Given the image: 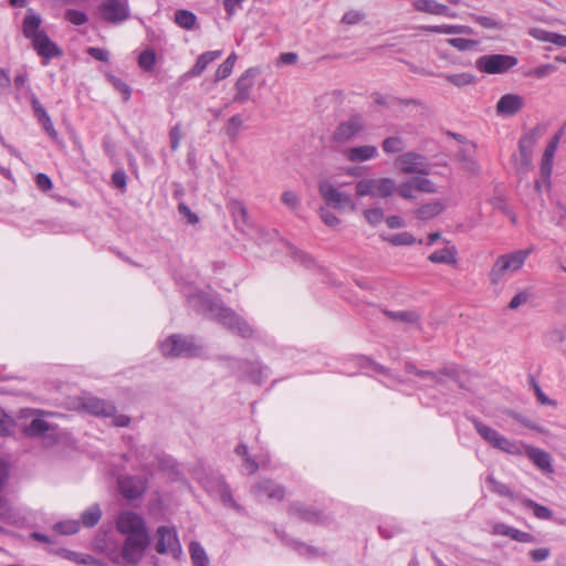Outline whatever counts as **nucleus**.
Instances as JSON below:
<instances>
[{
  "label": "nucleus",
  "instance_id": "nucleus-11",
  "mask_svg": "<svg viewBox=\"0 0 566 566\" xmlns=\"http://www.w3.org/2000/svg\"><path fill=\"white\" fill-rule=\"evenodd\" d=\"M156 536L157 544L155 548L158 554H171L177 559L182 555V547L175 528L160 526Z\"/></svg>",
  "mask_w": 566,
  "mask_h": 566
},
{
  "label": "nucleus",
  "instance_id": "nucleus-63",
  "mask_svg": "<svg viewBox=\"0 0 566 566\" xmlns=\"http://www.w3.org/2000/svg\"><path fill=\"white\" fill-rule=\"evenodd\" d=\"M515 527H512L504 523H495L492 526V534L494 535H501V536H507L512 538V534L514 532Z\"/></svg>",
  "mask_w": 566,
  "mask_h": 566
},
{
  "label": "nucleus",
  "instance_id": "nucleus-16",
  "mask_svg": "<svg viewBox=\"0 0 566 566\" xmlns=\"http://www.w3.org/2000/svg\"><path fill=\"white\" fill-rule=\"evenodd\" d=\"M260 71L256 67H250L245 70L235 82V95L233 102L245 103L251 97V90L254 86V82Z\"/></svg>",
  "mask_w": 566,
  "mask_h": 566
},
{
  "label": "nucleus",
  "instance_id": "nucleus-45",
  "mask_svg": "<svg viewBox=\"0 0 566 566\" xmlns=\"http://www.w3.org/2000/svg\"><path fill=\"white\" fill-rule=\"evenodd\" d=\"M412 181L416 186V190L424 193H436L437 187L436 185L426 177H415L412 178Z\"/></svg>",
  "mask_w": 566,
  "mask_h": 566
},
{
  "label": "nucleus",
  "instance_id": "nucleus-37",
  "mask_svg": "<svg viewBox=\"0 0 566 566\" xmlns=\"http://www.w3.org/2000/svg\"><path fill=\"white\" fill-rule=\"evenodd\" d=\"M102 516V511L97 504L91 505L87 510L82 513L81 520L83 525L86 527L95 526Z\"/></svg>",
  "mask_w": 566,
  "mask_h": 566
},
{
  "label": "nucleus",
  "instance_id": "nucleus-48",
  "mask_svg": "<svg viewBox=\"0 0 566 566\" xmlns=\"http://www.w3.org/2000/svg\"><path fill=\"white\" fill-rule=\"evenodd\" d=\"M412 184H413V181H412V179H410V180H407V181L400 184L399 186L396 185L395 192H397L403 199L413 200V199H416V196H415L416 186Z\"/></svg>",
  "mask_w": 566,
  "mask_h": 566
},
{
  "label": "nucleus",
  "instance_id": "nucleus-27",
  "mask_svg": "<svg viewBox=\"0 0 566 566\" xmlns=\"http://www.w3.org/2000/svg\"><path fill=\"white\" fill-rule=\"evenodd\" d=\"M413 8L418 11L434 14V15H449L452 17L453 13L450 12L449 7L446 4L439 3L434 0H415Z\"/></svg>",
  "mask_w": 566,
  "mask_h": 566
},
{
  "label": "nucleus",
  "instance_id": "nucleus-38",
  "mask_svg": "<svg viewBox=\"0 0 566 566\" xmlns=\"http://www.w3.org/2000/svg\"><path fill=\"white\" fill-rule=\"evenodd\" d=\"M442 76L449 83L458 87L467 86L475 82V76L471 73L443 74Z\"/></svg>",
  "mask_w": 566,
  "mask_h": 566
},
{
  "label": "nucleus",
  "instance_id": "nucleus-52",
  "mask_svg": "<svg viewBox=\"0 0 566 566\" xmlns=\"http://www.w3.org/2000/svg\"><path fill=\"white\" fill-rule=\"evenodd\" d=\"M54 528L63 535H72L78 531L80 523L76 521L59 522L54 525Z\"/></svg>",
  "mask_w": 566,
  "mask_h": 566
},
{
  "label": "nucleus",
  "instance_id": "nucleus-6",
  "mask_svg": "<svg viewBox=\"0 0 566 566\" xmlns=\"http://www.w3.org/2000/svg\"><path fill=\"white\" fill-rule=\"evenodd\" d=\"M396 191V182L394 179L385 178H366L356 184V195L358 197L377 196L388 198Z\"/></svg>",
  "mask_w": 566,
  "mask_h": 566
},
{
  "label": "nucleus",
  "instance_id": "nucleus-39",
  "mask_svg": "<svg viewBox=\"0 0 566 566\" xmlns=\"http://www.w3.org/2000/svg\"><path fill=\"white\" fill-rule=\"evenodd\" d=\"M386 241H388L389 243H391L392 245H396V247H401V245H411L416 242L418 243H422V240H417L411 233L409 232H400V233H397V234H394L389 238H385Z\"/></svg>",
  "mask_w": 566,
  "mask_h": 566
},
{
  "label": "nucleus",
  "instance_id": "nucleus-44",
  "mask_svg": "<svg viewBox=\"0 0 566 566\" xmlns=\"http://www.w3.org/2000/svg\"><path fill=\"white\" fill-rule=\"evenodd\" d=\"M364 217L370 226L375 227L382 222L385 213L381 208L374 207L366 209L364 211Z\"/></svg>",
  "mask_w": 566,
  "mask_h": 566
},
{
  "label": "nucleus",
  "instance_id": "nucleus-14",
  "mask_svg": "<svg viewBox=\"0 0 566 566\" xmlns=\"http://www.w3.org/2000/svg\"><path fill=\"white\" fill-rule=\"evenodd\" d=\"M103 20L108 23H120L128 19L129 9L127 0H105L99 7Z\"/></svg>",
  "mask_w": 566,
  "mask_h": 566
},
{
  "label": "nucleus",
  "instance_id": "nucleus-13",
  "mask_svg": "<svg viewBox=\"0 0 566 566\" xmlns=\"http://www.w3.org/2000/svg\"><path fill=\"white\" fill-rule=\"evenodd\" d=\"M116 526L126 537L148 535L143 517L130 511L123 512L118 515Z\"/></svg>",
  "mask_w": 566,
  "mask_h": 566
},
{
  "label": "nucleus",
  "instance_id": "nucleus-55",
  "mask_svg": "<svg viewBox=\"0 0 566 566\" xmlns=\"http://www.w3.org/2000/svg\"><path fill=\"white\" fill-rule=\"evenodd\" d=\"M365 18V13L357 11V10H350L346 12L343 18L342 22L348 25H354L363 21Z\"/></svg>",
  "mask_w": 566,
  "mask_h": 566
},
{
  "label": "nucleus",
  "instance_id": "nucleus-26",
  "mask_svg": "<svg viewBox=\"0 0 566 566\" xmlns=\"http://www.w3.org/2000/svg\"><path fill=\"white\" fill-rule=\"evenodd\" d=\"M446 209V205L441 200H433L424 203L413 211L417 219L427 221L441 214Z\"/></svg>",
  "mask_w": 566,
  "mask_h": 566
},
{
  "label": "nucleus",
  "instance_id": "nucleus-19",
  "mask_svg": "<svg viewBox=\"0 0 566 566\" xmlns=\"http://www.w3.org/2000/svg\"><path fill=\"white\" fill-rule=\"evenodd\" d=\"M32 45L39 55L48 60L62 55V50L51 41L45 32L36 34L32 40Z\"/></svg>",
  "mask_w": 566,
  "mask_h": 566
},
{
  "label": "nucleus",
  "instance_id": "nucleus-20",
  "mask_svg": "<svg viewBox=\"0 0 566 566\" xmlns=\"http://www.w3.org/2000/svg\"><path fill=\"white\" fill-rule=\"evenodd\" d=\"M118 486L123 496L128 500L139 497L146 490V484L140 478L123 476L118 480Z\"/></svg>",
  "mask_w": 566,
  "mask_h": 566
},
{
  "label": "nucleus",
  "instance_id": "nucleus-56",
  "mask_svg": "<svg viewBox=\"0 0 566 566\" xmlns=\"http://www.w3.org/2000/svg\"><path fill=\"white\" fill-rule=\"evenodd\" d=\"M422 29L432 33L457 34V25L451 24L427 25Z\"/></svg>",
  "mask_w": 566,
  "mask_h": 566
},
{
  "label": "nucleus",
  "instance_id": "nucleus-61",
  "mask_svg": "<svg viewBox=\"0 0 566 566\" xmlns=\"http://www.w3.org/2000/svg\"><path fill=\"white\" fill-rule=\"evenodd\" d=\"M178 211H179V213H180L182 217H185V218L187 219V221H188L190 224H196V223H198V221H199L198 216H197L195 212H192V211L190 210V208H189L186 203L180 202V203L178 205Z\"/></svg>",
  "mask_w": 566,
  "mask_h": 566
},
{
  "label": "nucleus",
  "instance_id": "nucleus-51",
  "mask_svg": "<svg viewBox=\"0 0 566 566\" xmlns=\"http://www.w3.org/2000/svg\"><path fill=\"white\" fill-rule=\"evenodd\" d=\"M109 82L113 86L123 94V98L127 102L130 98L132 90L129 85L123 80L116 77L115 75H108Z\"/></svg>",
  "mask_w": 566,
  "mask_h": 566
},
{
  "label": "nucleus",
  "instance_id": "nucleus-50",
  "mask_svg": "<svg viewBox=\"0 0 566 566\" xmlns=\"http://www.w3.org/2000/svg\"><path fill=\"white\" fill-rule=\"evenodd\" d=\"M387 314L392 319L402 321V322L412 323V324L419 323V315L416 312L398 311V312H388Z\"/></svg>",
  "mask_w": 566,
  "mask_h": 566
},
{
  "label": "nucleus",
  "instance_id": "nucleus-4",
  "mask_svg": "<svg viewBox=\"0 0 566 566\" xmlns=\"http://www.w3.org/2000/svg\"><path fill=\"white\" fill-rule=\"evenodd\" d=\"M212 318L242 337H251L253 329L235 312L229 307L214 304L210 308Z\"/></svg>",
  "mask_w": 566,
  "mask_h": 566
},
{
  "label": "nucleus",
  "instance_id": "nucleus-53",
  "mask_svg": "<svg viewBox=\"0 0 566 566\" xmlns=\"http://www.w3.org/2000/svg\"><path fill=\"white\" fill-rule=\"evenodd\" d=\"M461 166L464 170L472 175H478L481 170L479 163L472 158L467 156L465 154L460 155Z\"/></svg>",
  "mask_w": 566,
  "mask_h": 566
},
{
  "label": "nucleus",
  "instance_id": "nucleus-22",
  "mask_svg": "<svg viewBox=\"0 0 566 566\" xmlns=\"http://www.w3.org/2000/svg\"><path fill=\"white\" fill-rule=\"evenodd\" d=\"M31 105L33 108L34 116L36 119L42 124L43 129L46 132V134L53 139H59V133L54 128L53 122L45 111V108L41 105L40 101L36 96H32Z\"/></svg>",
  "mask_w": 566,
  "mask_h": 566
},
{
  "label": "nucleus",
  "instance_id": "nucleus-40",
  "mask_svg": "<svg viewBox=\"0 0 566 566\" xmlns=\"http://www.w3.org/2000/svg\"><path fill=\"white\" fill-rule=\"evenodd\" d=\"M157 56L154 50H145L138 56V65L142 70L150 72L154 70Z\"/></svg>",
  "mask_w": 566,
  "mask_h": 566
},
{
  "label": "nucleus",
  "instance_id": "nucleus-30",
  "mask_svg": "<svg viewBox=\"0 0 566 566\" xmlns=\"http://www.w3.org/2000/svg\"><path fill=\"white\" fill-rule=\"evenodd\" d=\"M458 250L454 245L444 248L443 250L434 251L428 256L431 263L455 264Z\"/></svg>",
  "mask_w": 566,
  "mask_h": 566
},
{
  "label": "nucleus",
  "instance_id": "nucleus-34",
  "mask_svg": "<svg viewBox=\"0 0 566 566\" xmlns=\"http://www.w3.org/2000/svg\"><path fill=\"white\" fill-rule=\"evenodd\" d=\"M521 503L525 507L531 509L534 515L539 520H549L553 516V512L547 506L538 504L531 499H521Z\"/></svg>",
  "mask_w": 566,
  "mask_h": 566
},
{
  "label": "nucleus",
  "instance_id": "nucleus-57",
  "mask_svg": "<svg viewBox=\"0 0 566 566\" xmlns=\"http://www.w3.org/2000/svg\"><path fill=\"white\" fill-rule=\"evenodd\" d=\"M282 202L290 209H296L300 205L298 196L291 190L284 191L281 197Z\"/></svg>",
  "mask_w": 566,
  "mask_h": 566
},
{
  "label": "nucleus",
  "instance_id": "nucleus-31",
  "mask_svg": "<svg viewBox=\"0 0 566 566\" xmlns=\"http://www.w3.org/2000/svg\"><path fill=\"white\" fill-rule=\"evenodd\" d=\"M228 209L238 227H244L248 224V211L241 201H230L228 205Z\"/></svg>",
  "mask_w": 566,
  "mask_h": 566
},
{
  "label": "nucleus",
  "instance_id": "nucleus-25",
  "mask_svg": "<svg viewBox=\"0 0 566 566\" xmlns=\"http://www.w3.org/2000/svg\"><path fill=\"white\" fill-rule=\"evenodd\" d=\"M525 453L538 469L548 473L553 472L552 458L548 452L535 447L526 446Z\"/></svg>",
  "mask_w": 566,
  "mask_h": 566
},
{
  "label": "nucleus",
  "instance_id": "nucleus-23",
  "mask_svg": "<svg viewBox=\"0 0 566 566\" xmlns=\"http://www.w3.org/2000/svg\"><path fill=\"white\" fill-rule=\"evenodd\" d=\"M559 139H560V134H556L552 138V140L547 144V146L544 150V154H543L542 164H541V174H542V177L546 180H548L551 178V175L553 171V159H554V155L556 153Z\"/></svg>",
  "mask_w": 566,
  "mask_h": 566
},
{
  "label": "nucleus",
  "instance_id": "nucleus-10",
  "mask_svg": "<svg viewBox=\"0 0 566 566\" xmlns=\"http://www.w3.org/2000/svg\"><path fill=\"white\" fill-rule=\"evenodd\" d=\"M395 164L405 174L427 176L431 171L427 157L415 151L401 154L396 158Z\"/></svg>",
  "mask_w": 566,
  "mask_h": 566
},
{
  "label": "nucleus",
  "instance_id": "nucleus-64",
  "mask_svg": "<svg viewBox=\"0 0 566 566\" xmlns=\"http://www.w3.org/2000/svg\"><path fill=\"white\" fill-rule=\"evenodd\" d=\"M87 54L94 57L95 60L107 62L109 59V53L107 50L102 48L91 46L86 50Z\"/></svg>",
  "mask_w": 566,
  "mask_h": 566
},
{
  "label": "nucleus",
  "instance_id": "nucleus-28",
  "mask_svg": "<svg viewBox=\"0 0 566 566\" xmlns=\"http://www.w3.org/2000/svg\"><path fill=\"white\" fill-rule=\"evenodd\" d=\"M41 23V17L34 13L32 9H29L28 14L25 15L22 23L23 35L32 41L36 36V34L44 32L43 30L40 29Z\"/></svg>",
  "mask_w": 566,
  "mask_h": 566
},
{
  "label": "nucleus",
  "instance_id": "nucleus-62",
  "mask_svg": "<svg viewBox=\"0 0 566 566\" xmlns=\"http://www.w3.org/2000/svg\"><path fill=\"white\" fill-rule=\"evenodd\" d=\"M532 384H533V388H534V391H535V395H536V398L537 400L542 403V405H549V406H553V407H556L557 406V402L551 398H548L541 389L539 385L533 379L532 380Z\"/></svg>",
  "mask_w": 566,
  "mask_h": 566
},
{
  "label": "nucleus",
  "instance_id": "nucleus-3",
  "mask_svg": "<svg viewBox=\"0 0 566 566\" xmlns=\"http://www.w3.org/2000/svg\"><path fill=\"white\" fill-rule=\"evenodd\" d=\"M202 346L191 337L174 334L160 344V350L166 357H193L201 353Z\"/></svg>",
  "mask_w": 566,
  "mask_h": 566
},
{
  "label": "nucleus",
  "instance_id": "nucleus-59",
  "mask_svg": "<svg viewBox=\"0 0 566 566\" xmlns=\"http://www.w3.org/2000/svg\"><path fill=\"white\" fill-rule=\"evenodd\" d=\"M551 556V549L548 547H539L530 552V557L535 563L546 560Z\"/></svg>",
  "mask_w": 566,
  "mask_h": 566
},
{
  "label": "nucleus",
  "instance_id": "nucleus-46",
  "mask_svg": "<svg viewBox=\"0 0 566 566\" xmlns=\"http://www.w3.org/2000/svg\"><path fill=\"white\" fill-rule=\"evenodd\" d=\"M182 138V126L180 123H177L169 130L170 148L172 151H176L179 148Z\"/></svg>",
  "mask_w": 566,
  "mask_h": 566
},
{
  "label": "nucleus",
  "instance_id": "nucleus-47",
  "mask_svg": "<svg viewBox=\"0 0 566 566\" xmlns=\"http://www.w3.org/2000/svg\"><path fill=\"white\" fill-rule=\"evenodd\" d=\"M406 371L409 373V374H415L421 378H424V379H429L431 381H434V382H440L441 379L440 377L431 371V370H421V369H418L413 364L411 363H407L406 364Z\"/></svg>",
  "mask_w": 566,
  "mask_h": 566
},
{
  "label": "nucleus",
  "instance_id": "nucleus-36",
  "mask_svg": "<svg viewBox=\"0 0 566 566\" xmlns=\"http://www.w3.org/2000/svg\"><path fill=\"white\" fill-rule=\"evenodd\" d=\"M290 513L307 522H317L319 520V514L317 512L302 504H293L290 507Z\"/></svg>",
  "mask_w": 566,
  "mask_h": 566
},
{
  "label": "nucleus",
  "instance_id": "nucleus-17",
  "mask_svg": "<svg viewBox=\"0 0 566 566\" xmlns=\"http://www.w3.org/2000/svg\"><path fill=\"white\" fill-rule=\"evenodd\" d=\"M251 492L260 502L264 500L281 501L285 495L284 488L272 480L258 482L252 486Z\"/></svg>",
  "mask_w": 566,
  "mask_h": 566
},
{
  "label": "nucleus",
  "instance_id": "nucleus-58",
  "mask_svg": "<svg viewBox=\"0 0 566 566\" xmlns=\"http://www.w3.org/2000/svg\"><path fill=\"white\" fill-rule=\"evenodd\" d=\"M530 35L538 41H542V42H549L552 43L553 41V36H554V32H549V31H546L544 29H539V28H533L530 30Z\"/></svg>",
  "mask_w": 566,
  "mask_h": 566
},
{
  "label": "nucleus",
  "instance_id": "nucleus-29",
  "mask_svg": "<svg viewBox=\"0 0 566 566\" xmlns=\"http://www.w3.org/2000/svg\"><path fill=\"white\" fill-rule=\"evenodd\" d=\"M221 51H208L200 54L192 66V69L187 73L188 76L196 77L203 73L207 66L218 59L221 55Z\"/></svg>",
  "mask_w": 566,
  "mask_h": 566
},
{
  "label": "nucleus",
  "instance_id": "nucleus-18",
  "mask_svg": "<svg viewBox=\"0 0 566 566\" xmlns=\"http://www.w3.org/2000/svg\"><path fill=\"white\" fill-rule=\"evenodd\" d=\"M81 408L96 417H111L116 412V407L112 402L97 397L83 398Z\"/></svg>",
  "mask_w": 566,
  "mask_h": 566
},
{
  "label": "nucleus",
  "instance_id": "nucleus-12",
  "mask_svg": "<svg viewBox=\"0 0 566 566\" xmlns=\"http://www.w3.org/2000/svg\"><path fill=\"white\" fill-rule=\"evenodd\" d=\"M149 544L148 535H136L126 537L122 557L126 565H136L144 557L145 551Z\"/></svg>",
  "mask_w": 566,
  "mask_h": 566
},
{
  "label": "nucleus",
  "instance_id": "nucleus-42",
  "mask_svg": "<svg viewBox=\"0 0 566 566\" xmlns=\"http://www.w3.org/2000/svg\"><path fill=\"white\" fill-rule=\"evenodd\" d=\"M405 147V143L400 137H388L382 142V149L386 154L401 153Z\"/></svg>",
  "mask_w": 566,
  "mask_h": 566
},
{
  "label": "nucleus",
  "instance_id": "nucleus-33",
  "mask_svg": "<svg viewBox=\"0 0 566 566\" xmlns=\"http://www.w3.org/2000/svg\"><path fill=\"white\" fill-rule=\"evenodd\" d=\"M175 22L182 29L192 30L197 23V17L188 10H177L175 12Z\"/></svg>",
  "mask_w": 566,
  "mask_h": 566
},
{
  "label": "nucleus",
  "instance_id": "nucleus-32",
  "mask_svg": "<svg viewBox=\"0 0 566 566\" xmlns=\"http://www.w3.org/2000/svg\"><path fill=\"white\" fill-rule=\"evenodd\" d=\"M189 552L193 566H209L207 553L198 542L190 543Z\"/></svg>",
  "mask_w": 566,
  "mask_h": 566
},
{
  "label": "nucleus",
  "instance_id": "nucleus-24",
  "mask_svg": "<svg viewBox=\"0 0 566 566\" xmlns=\"http://www.w3.org/2000/svg\"><path fill=\"white\" fill-rule=\"evenodd\" d=\"M344 155L348 161H366L378 156V149L373 145H363L358 147H352L344 151Z\"/></svg>",
  "mask_w": 566,
  "mask_h": 566
},
{
  "label": "nucleus",
  "instance_id": "nucleus-2",
  "mask_svg": "<svg viewBox=\"0 0 566 566\" xmlns=\"http://www.w3.org/2000/svg\"><path fill=\"white\" fill-rule=\"evenodd\" d=\"M472 423L481 438L491 447L513 455H521L523 453L522 446L509 440L506 437L502 436L495 429L486 426L479 419L473 418Z\"/></svg>",
  "mask_w": 566,
  "mask_h": 566
},
{
  "label": "nucleus",
  "instance_id": "nucleus-5",
  "mask_svg": "<svg viewBox=\"0 0 566 566\" xmlns=\"http://www.w3.org/2000/svg\"><path fill=\"white\" fill-rule=\"evenodd\" d=\"M318 193L327 207L336 210L349 209L356 210L352 197L348 193L338 190L329 180L323 179L317 185Z\"/></svg>",
  "mask_w": 566,
  "mask_h": 566
},
{
  "label": "nucleus",
  "instance_id": "nucleus-1",
  "mask_svg": "<svg viewBox=\"0 0 566 566\" xmlns=\"http://www.w3.org/2000/svg\"><path fill=\"white\" fill-rule=\"evenodd\" d=\"M531 252L532 249H524L499 255L489 272L491 284L497 285L506 274L518 271Z\"/></svg>",
  "mask_w": 566,
  "mask_h": 566
},
{
  "label": "nucleus",
  "instance_id": "nucleus-35",
  "mask_svg": "<svg viewBox=\"0 0 566 566\" xmlns=\"http://www.w3.org/2000/svg\"><path fill=\"white\" fill-rule=\"evenodd\" d=\"M243 126V119L241 115L235 114L231 116L226 126H224V133L228 136L230 140H235L239 136V133Z\"/></svg>",
  "mask_w": 566,
  "mask_h": 566
},
{
  "label": "nucleus",
  "instance_id": "nucleus-21",
  "mask_svg": "<svg viewBox=\"0 0 566 566\" xmlns=\"http://www.w3.org/2000/svg\"><path fill=\"white\" fill-rule=\"evenodd\" d=\"M523 105L524 98L522 96L509 93L499 99L496 112L500 115L513 116L522 109Z\"/></svg>",
  "mask_w": 566,
  "mask_h": 566
},
{
  "label": "nucleus",
  "instance_id": "nucleus-41",
  "mask_svg": "<svg viewBox=\"0 0 566 566\" xmlns=\"http://www.w3.org/2000/svg\"><path fill=\"white\" fill-rule=\"evenodd\" d=\"M486 482L490 484V488L493 492L502 496L517 499V496L514 495V493L510 490V488L506 484L497 481L493 475H489L486 478Z\"/></svg>",
  "mask_w": 566,
  "mask_h": 566
},
{
  "label": "nucleus",
  "instance_id": "nucleus-54",
  "mask_svg": "<svg viewBox=\"0 0 566 566\" xmlns=\"http://www.w3.org/2000/svg\"><path fill=\"white\" fill-rule=\"evenodd\" d=\"M65 19L74 25H82L87 22V15L84 12L74 9L66 10Z\"/></svg>",
  "mask_w": 566,
  "mask_h": 566
},
{
  "label": "nucleus",
  "instance_id": "nucleus-49",
  "mask_svg": "<svg viewBox=\"0 0 566 566\" xmlns=\"http://www.w3.org/2000/svg\"><path fill=\"white\" fill-rule=\"evenodd\" d=\"M318 214L327 227L335 228L340 224V219L326 207H319Z\"/></svg>",
  "mask_w": 566,
  "mask_h": 566
},
{
  "label": "nucleus",
  "instance_id": "nucleus-8",
  "mask_svg": "<svg viewBox=\"0 0 566 566\" xmlns=\"http://www.w3.org/2000/svg\"><path fill=\"white\" fill-rule=\"evenodd\" d=\"M22 416L25 418L32 417L31 422L24 428V433L29 437H38L55 430V426L46 421V418L62 417L60 413L42 409H24Z\"/></svg>",
  "mask_w": 566,
  "mask_h": 566
},
{
  "label": "nucleus",
  "instance_id": "nucleus-9",
  "mask_svg": "<svg viewBox=\"0 0 566 566\" xmlns=\"http://www.w3.org/2000/svg\"><path fill=\"white\" fill-rule=\"evenodd\" d=\"M536 139L534 133L526 134L520 139L518 154L513 157L514 168L517 174L525 175L532 170V156Z\"/></svg>",
  "mask_w": 566,
  "mask_h": 566
},
{
  "label": "nucleus",
  "instance_id": "nucleus-15",
  "mask_svg": "<svg viewBox=\"0 0 566 566\" xmlns=\"http://www.w3.org/2000/svg\"><path fill=\"white\" fill-rule=\"evenodd\" d=\"M365 122L360 115H353L338 124L333 133V139L337 143H346L363 130Z\"/></svg>",
  "mask_w": 566,
  "mask_h": 566
},
{
  "label": "nucleus",
  "instance_id": "nucleus-7",
  "mask_svg": "<svg viewBox=\"0 0 566 566\" xmlns=\"http://www.w3.org/2000/svg\"><path fill=\"white\" fill-rule=\"evenodd\" d=\"M514 55L507 54H486L475 61L478 71L486 74H503L517 64Z\"/></svg>",
  "mask_w": 566,
  "mask_h": 566
},
{
  "label": "nucleus",
  "instance_id": "nucleus-60",
  "mask_svg": "<svg viewBox=\"0 0 566 566\" xmlns=\"http://www.w3.org/2000/svg\"><path fill=\"white\" fill-rule=\"evenodd\" d=\"M13 426V420L0 408V436H6L10 432Z\"/></svg>",
  "mask_w": 566,
  "mask_h": 566
},
{
  "label": "nucleus",
  "instance_id": "nucleus-43",
  "mask_svg": "<svg viewBox=\"0 0 566 566\" xmlns=\"http://www.w3.org/2000/svg\"><path fill=\"white\" fill-rule=\"evenodd\" d=\"M448 43L455 48L459 51H471L479 45L478 40L472 39H463V38H452L448 40Z\"/></svg>",
  "mask_w": 566,
  "mask_h": 566
}]
</instances>
